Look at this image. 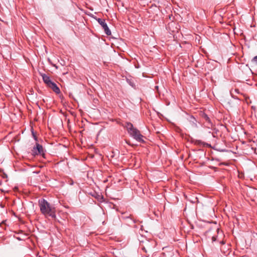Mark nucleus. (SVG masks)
Wrapping results in <instances>:
<instances>
[{
  "mask_svg": "<svg viewBox=\"0 0 257 257\" xmlns=\"http://www.w3.org/2000/svg\"><path fill=\"white\" fill-rule=\"evenodd\" d=\"M16 238H17V239H18L19 240H22L20 237H17Z\"/></svg>",
  "mask_w": 257,
  "mask_h": 257,
  "instance_id": "nucleus-18",
  "label": "nucleus"
},
{
  "mask_svg": "<svg viewBox=\"0 0 257 257\" xmlns=\"http://www.w3.org/2000/svg\"><path fill=\"white\" fill-rule=\"evenodd\" d=\"M251 62L255 64H257V56L254 57L252 59Z\"/></svg>",
  "mask_w": 257,
  "mask_h": 257,
  "instance_id": "nucleus-12",
  "label": "nucleus"
},
{
  "mask_svg": "<svg viewBox=\"0 0 257 257\" xmlns=\"http://www.w3.org/2000/svg\"><path fill=\"white\" fill-rule=\"evenodd\" d=\"M127 132L129 134H130L136 128L134 127L133 124L131 122H126L125 125Z\"/></svg>",
  "mask_w": 257,
  "mask_h": 257,
  "instance_id": "nucleus-9",
  "label": "nucleus"
},
{
  "mask_svg": "<svg viewBox=\"0 0 257 257\" xmlns=\"http://www.w3.org/2000/svg\"><path fill=\"white\" fill-rule=\"evenodd\" d=\"M218 150L219 151H220V152H225V151H226L225 149H221V150L219 149V150Z\"/></svg>",
  "mask_w": 257,
  "mask_h": 257,
  "instance_id": "nucleus-16",
  "label": "nucleus"
},
{
  "mask_svg": "<svg viewBox=\"0 0 257 257\" xmlns=\"http://www.w3.org/2000/svg\"><path fill=\"white\" fill-rule=\"evenodd\" d=\"M32 154L34 156L40 155L42 156L43 158H45V154L44 152L43 146L38 143H36V146L33 147L32 150Z\"/></svg>",
  "mask_w": 257,
  "mask_h": 257,
  "instance_id": "nucleus-2",
  "label": "nucleus"
},
{
  "mask_svg": "<svg viewBox=\"0 0 257 257\" xmlns=\"http://www.w3.org/2000/svg\"><path fill=\"white\" fill-rule=\"evenodd\" d=\"M235 91L238 93H239V90L238 89H235Z\"/></svg>",
  "mask_w": 257,
  "mask_h": 257,
  "instance_id": "nucleus-17",
  "label": "nucleus"
},
{
  "mask_svg": "<svg viewBox=\"0 0 257 257\" xmlns=\"http://www.w3.org/2000/svg\"><path fill=\"white\" fill-rule=\"evenodd\" d=\"M216 240V236H213L212 237V242L215 241Z\"/></svg>",
  "mask_w": 257,
  "mask_h": 257,
  "instance_id": "nucleus-15",
  "label": "nucleus"
},
{
  "mask_svg": "<svg viewBox=\"0 0 257 257\" xmlns=\"http://www.w3.org/2000/svg\"><path fill=\"white\" fill-rule=\"evenodd\" d=\"M132 215H126L125 214V213H123L122 214V218L123 219H127V218H131V219H132Z\"/></svg>",
  "mask_w": 257,
  "mask_h": 257,
  "instance_id": "nucleus-10",
  "label": "nucleus"
},
{
  "mask_svg": "<svg viewBox=\"0 0 257 257\" xmlns=\"http://www.w3.org/2000/svg\"><path fill=\"white\" fill-rule=\"evenodd\" d=\"M190 121H192L194 123L196 121L195 117L192 115L190 116Z\"/></svg>",
  "mask_w": 257,
  "mask_h": 257,
  "instance_id": "nucleus-13",
  "label": "nucleus"
},
{
  "mask_svg": "<svg viewBox=\"0 0 257 257\" xmlns=\"http://www.w3.org/2000/svg\"><path fill=\"white\" fill-rule=\"evenodd\" d=\"M48 87L51 88L53 90V91L55 92L56 94H59L60 93V90L59 88L54 82H52L48 86Z\"/></svg>",
  "mask_w": 257,
  "mask_h": 257,
  "instance_id": "nucleus-8",
  "label": "nucleus"
},
{
  "mask_svg": "<svg viewBox=\"0 0 257 257\" xmlns=\"http://www.w3.org/2000/svg\"><path fill=\"white\" fill-rule=\"evenodd\" d=\"M127 82L129 83V84L132 86V87H134L135 86L134 83L130 79H127Z\"/></svg>",
  "mask_w": 257,
  "mask_h": 257,
  "instance_id": "nucleus-11",
  "label": "nucleus"
},
{
  "mask_svg": "<svg viewBox=\"0 0 257 257\" xmlns=\"http://www.w3.org/2000/svg\"><path fill=\"white\" fill-rule=\"evenodd\" d=\"M218 131L216 129H214V131L212 133V136L213 137H215V135H217V132Z\"/></svg>",
  "mask_w": 257,
  "mask_h": 257,
  "instance_id": "nucleus-14",
  "label": "nucleus"
},
{
  "mask_svg": "<svg viewBox=\"0 0 257 257\" xmlns=\"http://www.w3.org/2000/svg\"><path fill=\"white\" fill-rule=\"evenodd\" d=\"M156 89H158V86H156Z\"/></svg>",
  "mask_w": 257,
  "mask_h": 257,
  "instance_id": "nucleus-22",
  "label": "nucleus"
},
{
  "mask_svg": "<svg viewBox=\"0 0 257 257\" xmlns=\"http://www.w3.org/2000/svg\"><path fill=\"white\" fill-rule=\"evenodd\" d=\"M32 135H33V137H34V136H35V134H34V132L33 131H32Z\"/></svg>",
  "mask_w": 257,
  "mask_h": 257,
  "instance_id": "nucleus-20",
  "label": "nucleus"
},
{
  "mask_svg": "<svg viewBox=\"0 0 257 257\" xmlns=\"http://www.w3.org/2000/svg\"><path fill=\"white\" fill-rule=\"evenodd\" d=\"M89 194L91 196H92V197H93L95 199H96L98 201H99L100 202H103V201H104L103 196L101 194H99V193L96 192L95 191L90 192Z\"/></svg>",
  "mask_w": 257,
  "mask_h": 257,
  "instance_id": "nucleus-6",
  "label": "nucleus"
},
{
  "mask_svg": "<svg viewBox=\"0 0 257 257\" xmlns=\"http://www.w3.org/2000/svg\"><path fill=\"white\" fill-rule=\"evenodd\" d=\"M199 151H200V152H203V151H202V150H199Z\"/></svg>",
  "mask_w": 257,
  "mask_h": 257,
  "instance_id": "nucleus-21",
  "label": "nucleus"
},
{
  "mask_svg": "<svg viewBox=\"0 0 257 257\" xmlns=\"http://www.w3.org/2000/svg\"><path fill=\"white\" fill-rule=\"evenodd\" d=\"M130 136L135 139L137 141L140 143H144L145 141L143 139L144 136H143L140 133V131L137 128L134 130L130 134Z\"/></svg>",
  "mask_w": 257,
  "mask_h": 257,
  "instance_id": "nucleus-3",
  "label": "nucleus"
},
{
  "mask_svg": "<svg viewBox=\"0 0 257 257\" xmlns=\"http://www.w3.org/2000/svg\"><path fill=\"white\" fill-rule=\"evenodd\" d=\"M99 23L100 25L102 27L105 33L107 36H110L111 35V31L108 28L107 24L105 22V21L104 19H100V18H97L96 17H93Z\"/></svg>",
  "mask_w": 257,
  "mask_h": 257,
  "instance_id": "nucleus-4",
  "label": "nucleus"
},
{
  "mask_svg": "<svg viewBox=\"0 0 257 257\" xmlns=\"http://www.w3.org/2000/svg\"><path fill=\"white\" fill-rule=\"evenodd\" d=\"M40 75L42 76L44 82L48 86L52 82L49 76L45 73H40Z\"/></svg>",
  "mask_w": 257,
  "mask_h": 257,
  "instance_id": "nucleus-7",
  "label": "nucleus"
},
{
  "mask_svg": "<svg viewBox=\"0 0 257 257\" xmlns=\"http://www.w3.org/2000/svg\"><path fill=\"white\" fill-rule=\"evenodd\" d=\"M39 205L43 214L46 216L51 217L54 219H56L55 208L52 207L46 200L44 199L39 200Z\"/></svg>",
  "mask_w": 257,
  "mask_h": 257,
  "instance_id": "nucleus-1",
  "label": "nucleus"
},
{
  "mask_svg": "<svg viewBox=\"0 0 257 257\" xmlns=\"http://www.w3.org/2000/svg\"><path fill=\"white\" fill-rule=\"evenodd\" d=\"M34 139H35L36 141H37V137H36V136H34Z\"/></svg>",
  "mask_w": 257,
  "mask_h": 257,
  "instance_id": "nucleus-19",
  "label": "nucleus"
},
{
  "mask_svg": "<svg viewBox=\"0 0 257 257\" xmlns=\"http://www.w3.org/2000/svg\"><path fill=\"white\" fill-rule=\"evenodd\" d=\"M200 115L201 116L202 118L207 123L208 127L212 126L213 123L211 122L210 118L206 113L201 112L200 113Z\"/></svg>",
  "mask_w": 257,
  "mask_h": 257,
  "instance_id": "nucleus-5",
  "label": "nucleus"
}]
</instances>
